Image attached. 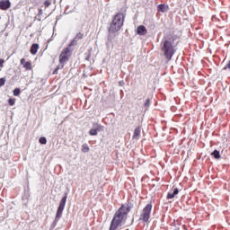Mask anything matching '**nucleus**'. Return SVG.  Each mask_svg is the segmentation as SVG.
I'll use <instances>...</instances> for the list:
<instances>
[{"label": "nucleus", "instance_id": "obj_9", "mask_svg": "<svg viewBox=\"0 0 230 230\" xmlns=\"http://www.w3.org/2000/svg\"><path fill=\"white\" fill-rule=\"evenodd\" d=\"M146 33H148V31L145 25H140L137 28V35H146Z\"/></svg>", "mask_w": 230, "mask_h": 230}, {"label": "nucleus", "instance_id": "obj_3", "mask_svg": "<svg viewBox=\"0 0 230 230\" xmlns=\"http://www.w3.org/2000/svg\"><path fill=\"white\" fill-rule=\"evenodd\" d=\"M123 22H125V15L123 13H117L110 24L109 33H116L119 31L123 27Z\"/></svg>", "mask_w": 230, "mask_h": 230}, {"label": "nucleus", "instance_id": "obj_17", "mask_svg": "<svg viewBox=\"0 0 230 230\" xmlns=\"http://www.w3.org/2000/svg\"><path fill=\"white\" fill-rule=\"evenodd\" d=\"M211 155H214L215 159H220V152L218 150H215Z\"/></svg>", "mask_w": 230, "mask_h": 230}, {"label": "nucleus", "instance_id": "obj_4", "mask_svg": "<svg viewBox=\"0 0 230 230\" xmlns=\"http://www.w3.org/2000/svg\"><path fill=\"white\" fill-rule=\"evenodd\" d=\"M69 57H71V49L67 47L63 49L59 55V64H61V67H64V64H66L69 60Z\"/></svg>", "mask_w": 230, "mask_h": 230}, {"label": "nucleus", "instance_id": "obj_2", "mask_svg": "<svg viewBox=\"0 0 230 230\" xmlns=\"http://www.w3.org/2000/svg\"><path fill=\"white\" fill-rule=\"evenodd\" d=\"M175 42L172 38H164L161 42V49L167 60H172V57L175 54Z\"/></svg>", "mask_w": 230, "mask_h": 230}, {"label": "nucleus", "instance_id": "obj_1", "mask_svg": "<svg viewBox=\"0 0 230 230\" xmlns=\"http://www.w3.org/2000/svg\"><path fill=\"white\" fill-rule=\"evenodd\" d=\"M128 213H130V206L128 204H122L113 215L110 230H117L119 227H121L127 222Z\"/></svg>", "mask_w": 230, "mask_h": 230}, {"label": "nucleus", "instance_id": "obj_15", "mask_svg": "<svg viewBox=\"0 0 230 230\" xmlns=\"http://www.w3.org/2000/svg\"><path fill=\"white\" fill-rule=\"evenodd\" d=\"M81 150H82V152H83L84 154H87V153L89 152V150H91V149L89 148V145L84 144V145L82 146Z\"/></svg>", "mask_w": 230, "mask_h": 230}, {"label": "nucleus", "instance_id": "obj_19", "mask_svg": "<svg viewBox=\"0 0 230 230\" xmlns=\"http://www.w3.org/2000/svg\"><path fill=\"white\" fill-rule=\"evenodd\" d=\"M8 103L11 107H13V105H15V98H10Z\"/></svg>", "mask_w": 230, "mask_h": 230}, {"label": "nucleus", "instance_id": "obj_26", "mask_svg": "<svg viewBox=\"0 0 230 230\" xmlns=\"http://www.w3.org/2000/svg\"><path fill=\"white\" fill-rule=\"evenodd\" d=\"M40 13L42 14V9L40 10Z\"/></svg>", "mask_w": 230, "mask_h": 230}, {"label": "nucleus", "instance_id": "obj_6", "mask_svg": "<svg viewBox=\"0 0 230 230\" xmlns=\"http://www.w3.org/2000/svg\"><path fill=\"white\" fill-rule=\"evenodd\" d=\"M66 202H67V194H66L60 200L59 207L56 214V220L58 221L62 218V213H64V208H66Z\"/></svg>", "mask_w": 230, "mask_h": 230}, {"label": "nucleus", "instance_id": "obj_11", "mask_svg": "<svg viewBox=\"0 0 230 230\" xmlns=\"http://www.w3.org/2000/svg\"><path fill=\"white\" fill-rule=\"evenodd\" d=\"M102 127L101 125H99L97 127V128H92L89 130V134L90 136H98V132H100V130H102Z\"/></svg>", "mask_w": 230, "mask_h": 230}, {"label": "nucleus", "instance_id": "obj_27", "mask_svg": "<svg viewBox=\"0 0 230 230\" xmlns=\"http://www.w3.org/2000/svg\"><path fill=\"white\" fill-rule=\"evenodd\" d=\"M224 69H227V66H225Z\"/></svg>", "mask_w": 230, "mask_h": 230}, {"label": "nucleus", "instance_id": "obj_20", "mask_svg": "<svg viewBox=\"0 0 230 230\" xmlns=\"http://www.w3.org/2000/svg\"><path fill=\"white\" fill-rule=\"evenodd\" d=\"M21 94V89L16 88L13 90V96H19Z\"/></svg>", "mask_w": 230, "mask_h": 230}, {"label": "nucleus", "instance_id": "obj_23", "mask_svg": "<svg viewBox=\"0 0 230 230\" xmlns=\"http://www.w3.org/2000/svg\"><path fill=\"white\" fill-rule=\"evenodd\" d=\"M144 105H145V107H149L150 106V99L146 100V102Z\"/></svg>", "mask_w": 230, "mask_h": 230}, {"label": "nucleus", "instance_id": "obj_7", "mask_svg": "<svg viewBox=\"0 0 230 230\" xmlns=\"http://www.w3.org/2000/svg\"><path fill=\"white\" fill-rule=\"evenodd\" d=\"M12 6L10 0H0V10H8Z\"/></svg>", "mask_w": 230, "mask_h": 230}, {"label": "nucleus", "instance_id": "obj_13", "mask_svg": "<svg viewBox=\"0 0 230 230\" xmlns=\"http://www.w3.org/2000/svg\"><path fill=\"white\" fill-rule=\"evenodd\" d=\"M38 51H39V44H37V43L32 44V46L31 48V55H37Z\"/></svg>", "mask_w": 230, "mask_h": 230}, {"label": "nucleus", "instance_id": "obj_21", "mask_svg": "<svg viewBox=\"0 0 230 230\" xmlns=\"http://www.w3.org/2000/svg\"><path fill=\"white\" fill-rule=\"evenodd\" d=\"M5 83H6V79L0 78V87H3V85H4Z\"/></svg>", "mask_w": 230, "mask_h": 230}, {"label": "nucleus", "instance_id": "obj_22", "mask_svg": "<svg viewBox=\"0 0 230 230\" xmlns=\"http://www.w3.org/2000/svg\"><path fill=\"white\" fill-rule=\"evenodd\" d=\"M44 5L46 8L49 7L51 5V2H49V0H47L44 2Z\"/></svg>", "mask_w": 230, "mask_h": 230}, {"label": "nucleus", "instance_id": "obj_25", "mask_svg": "<svg viewBox=\"0 0 230 230\" xmlns=\"http://www.w3.org/2000/svg\"><path fill=\"white\" fill-rule=\"evenodd\" d=\"M4 64V60L0 59V67H3V65Z\"/></svg>", "mask_w": 230, "mask_h": 230}, {"label": "nucleus", "instance_id": "obj_16", "mask_svg": "<svg viewBox=\"0 0 230 230\" xmlns=\"http://www.w3.org/2000/svg\"><path fill=\"white\" fill-rule=\"evenodd\" d=\"M23 67L27 71H31V62L27 61L25 64H23Z\"/></svg>", "mask_w": 230, "mask_h": 230}, {"label": "nucleus", "instance_id": "obj_8", "mask_svg": "<svg viewBox=\"0 0 230 230\" xmlns=\"http://www.w3.org/2000/svg\"><path fill=\"white\" fill-rule=\"evenodd\" d=\"M81 39H84V34L82 32H79L75 35L74 40L71 41V43L69 44V47L71 48V46H76V44H78V40H81Z\"/></svg>", "mask_w": 230, "mask_h": 230}, {"label": "nucleus", "instance_id": "obj_14", "mask_svg": "<svg viewBox=\"0 0 230 230\" xmlns=\"http://www.w3.org/2000/svg\"><path fill=\"white\" fill-rule=\"evenodd\" d=\"M175 195H179V189L175 188L173 190V192L172 193H168L167 194V199H175Z\"/></svg>", "mask_w": 230, "mask_h": 230}, {"label": "nucleus", "instance_id": "obj_24", "mask_svg": "<svg viewBox=\"0 0 230 230\" xmlns=\"http://www.w3.org/2000/svg\"><path fill=\"white\" fill-rule=\"evenodd\" d=\"M26 59H24V58H22L21 60H20V64L22 65V66H24V64H26Z\"/></svg>", "mask_w": 230, "mask_h": 230}, {"label": "nucleus", "instance_id": "obj_10", "mask_svg": "<svg viewBox=\"0 0 230 230\" xmlns=\"http://www.w3.org/2000/svg\"><path fill=\"white\" fill-rule=\"evenodd\" d=\"M170 10V7L166 4H158L157 5V11L162 12V13H164Z\"/></svg>", "mask_w": 230, "mask_h": 230}, {"label": "nucleus", "instance_id": "obj_18", "mask_svg": "<svg viewBox=\"0 0 230 230\" xmlns=\"http://www.w3.org/2000/svg\"><path fill=\"white\" fill-rule=\"evenodd\" d=\"M39 141H40V145H46V143H48V139H46L45 137H40Z\"/></svg>", "mask_w": 230, "mask_h": 230}, {"label": "nucleus", "instance_id": "obj_5", "mask_svg": "<svg viewBox=\"0 0 230 230\" xmlns=\"http://www.w3.org/2000/svg\"><path fill=\"white\" fill-rule=\"evenodd\" d=\"M152 213V203H148L142 210L140 215V220L143 222H148L150 220V214Z\"/></svg>", "mask_w": 230, "mask_h": 230}, {"label": "nucleus", "instance_id": "obj_12", "mask_svg": "<svg viewBox=\"0 0 230 230\" xmlns=\"http://www.w3.org/2000/svg\"><path fill=\"white\" fill-rule=\"evenodd\" d=\"M139 136H141V128L137 127L135 128L133 133V139H139Z\"/></svg>", "mask_w": 230, "mask_h": 230}]
</instances>
